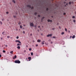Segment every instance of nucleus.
I'll return each mask as SVG.
<instances>
[{
    "label": "nucleus",
    "mask_w": 76,
    "mask_h": 76,
    "mask_svg": "<svg viewBox=\"0 0 76 76\" xmlns=\"http://www.w3.org/2000/svg\"><path fill=\"white\" fill-rule=\"evenodd\" d=\"M15 63L16 64H20V61L18 60H15Z\"/></svg>",
    "instance_id": "1"
},
{
    "label": "nucleus",
    "mask_w": 76,
    "mask_h": 76,
    "mask_svg": "<svg viewBox=\"0 0 76 76\" xmlns=\"http://www.w3.org/2000/svg\"><path fill=\"white\" fill-rule=\"evenodd\" d=\"M52 36V34H48L47 36V37H51Z\"/></svg>",
    "instance_id": "2"
},
{
    "label": "nucleus",
    "mask_w": 76,
    "mask_h": 76,
    "mask_svg": "<svg viewBox=\"0 0 76 76\" xmlns=\"http://www.w3.org/2000/svg\"><path fill=\"white\" fill-rule=\"evenodd\" d=\"M34 26V24L32 23H30V26L31 27H33Z\"/></svg>",
    "instance_id": "3"
},
{
    "label": "nucleus",
    "mask_w": 76,
    "mask_h": 76,
    "mask_svg": "<svg viewBox=\"0 0 76 76\" xmlns=\"http://www.w3.org/2000/svg\"><path fill=\"white\" fill-rule=\"evenodd\" d=\"M15 42H18L19 43H21V42H20V40H15Z\"/></svg>",
    "instance_id": "4"
},
{
    "label": "nucleus",
    "mask_w": 76,
    "mask_h": 76,
    "mask_svg": "<svg viewBox=\"0 0 76 76\" xmlns=\"http://www.w3.org/2000/svg\"><path fill=\"white\" fill-rule=\"evenodd\" d=\"M28 59H29L28 61H31V57H28Z\"/></svg>",
    "instance_id": "5"
},
{
    "label": "nucleus",
    "mask_w": 76,
    "mask_h": 76,
    "mask_svg": "<svg viewBox=\"0 0 76 76\" xmlns=\"http://www.w3.org/2000/svg\"><path fill=\"white\" fill-rule=\"evenodd\" d=\"M48 22H52V20H48Z\"/></svg>",
    "instance_id": "6"
},
{
    "label": "nucleus",
    "mask_w": 76,
    "mask_h": 76,
    "mask_svg": "<svg viewBox=\"0 0 76 76\" xmlns=\"http://www.w3.org/2000/svg\"><path fill=\"white\" fill-rule=\"evenodd\" d=\"M27 7H29V8H31V6L30 5H28L27 6Z\"/></svg>",
    "instance_id": "7"
},
{
    "label": "nucleus",
    "mask_w": 76,
    "mask_h": 76,
    "mask_svg": "<svg viewBox=\"0 0 76 76\" xmlns=\"http://www.w3.org/2000/svg\"><path fill=\"white\" fill-rule=\"evenodd\" d=\"M21 45V43H20V44L18 43V44H17V45L18 46H20V45Z\"/></svg>",
    "instance_id": "8"
},
{
    "label": "nucleus",
    "mask_w": 76,
    "mask_h": 76,
    "mask_svg": "<svg viewBox=\"0 0 76 76\" xmlns=\"http://www.w3.org/2000/svg\"><path fill=\"white\" fill-rule=\"evenodd\" d=\"M17 58V56H16V55H15V56H14V57H13V59H15V58Z\"/></svg>",
    "instance_id": "9"
},
{
    "label": "nucleus",
    "mask_w": 76,
    "mask_h": 76,
    "mask_svg": "<svg viewBox=\"0 0 76 76\" xmlns=\"http://www.w3.org/2000/svg\"><path fill=\"white\" fill-rule=\"evenodd\" d=\"M41 41V40H40V39H38V40H37V42H40Z\"/></svg>",
    "instance_id": "10"
},
{
    "label": "nucleus",
    "mask_w": 76,
    "mask_h": 76,
    "mask_svg": "<svg viewBox=\"0 0 76 76\" xmlns=\"http://www.w3.org/2000/svg\"><path fill=\"white\" fill-rule=\"evenodd\" d=\"M20 46H18L17 47V48L19 50L20 49Z\"/></svg>",
    "instance_id": "11"
},
{
    "label": "nucleus",
    "mask_w": 76,
    "mask_h": 76,
    "mask_svg": "<svg viewBox=\"0 0 76 76\" xmlns=\"http://www.w3.org/2000/svg\"><path fill=\"white\" fill-rule=\"evenodd\" d=\"M45 18V17H42V18L41 19V22H42V21Z\"/></svg>",
    "instance_id": "12"
},
{
    "label": "nucleus",
    "mask_w": 76,
    "mask_h": 76,
    "mask_svg": "<svg viewBox=\"0 0 76 76\" xmlns=\"http://www.w3.org/2000/svg\"><path fill=\"white\" fill-rule=\"evenodd\" d=\"M75 38V35H74L73 36V37H72V39H74Z\"/></svg>",
    "instance_id": "13"
},
{
    "label": "nucleus",
    "mask_w": 76,
    "mask_h": 76,
    "mask_svg": "<svg viewBox=\"0 0 76 76\" xmlns=\"http://www.w3.org/2000/svg\"><path fill=\"white\" fill-rule=\"evenodd\" d=\"M31 55L32 56L33 55H34V53L33 52H31Z\"/></svg>",
    "instance_id": "14"
},
{
    "label": "nucleus",
    "mask_w": 76,
    "mask_h": 76,
    "mask_svg": "<svg viewBox=\"0 0 76 76\" xmlns=\"http://www.w3.org/2000/svg\"><path fill=\"white\" fill-rule=\"evenodd\" d=\"M12 2H13V3H15L16 2L15 0H12Z\"/></svg>",
    "instance_id": "15"
},
{
    "label": "nucleus",
    "mask_w": 76,
    "mask_h": 76,
    "mask_svg": "<svg viewBox=\"0 0 76 76\" xmlns=\"http://www.w3.org/2000/svg\"><path fill=\"white\" fill-rule=\"evenodd\" d=\"M13 51H12L10 52V53H11L12 54H13Z\"/></svg>",
    "instance_id": "16"
},
{
    "label": "nucleus",
    "mask_w": 76,
    "mask_h": 76,
    "mask_svg": "<svg viewBox=\"0 0 76 76\" xmlns=\"http://www.w3.org/2000/svg\"><path fill=\"white\" fill-rule=\"evenodd\" d=\"M2 34L3 35H5V32H3L2 33Z\"/></svg>",
    "instance_id": "17"
},
{
    "label": "nucleus",
    "mask_w": 76,
    "mask_h": 76,
    "mask_svg": "<svg viewBox=\"0 0 76 76\" xmlns=\"http://www.w3.org/2000/svg\"><path fill=\"white\" fill-rule=\"evenodd\" d=\"M64 34V32H62V33H61V35H63V34Z\"/></svg>",
    "instance_id": "18"
},
{
    "label": "nucleus",
    "mask_w": 76,
    "mask_h": 76,
    "mask_svg": "<svg viewBox=\"0 0 76 76\" xmlns=\"http://www.w3.org/2000/svg\"><path fill=\"white\" fill-rule=\"evenodd\" d=\"M65 31H67V28H65Z\"/></svg>",
    "instance_id": "19"
},
{
    "label": "nucleus",
    "mask_w": 76,
    "mask_h": 76,
    "mask_svg": "<svg viewBox=\"0 0 76 76\" xmlns=\"http://www.w3.org/2000/svg\"><path fill=\"white\" fill-rule=\"evenodd\" d=\"M3 52L4 53H6V51L5 50H3Z\"/></svg>",
    "instance_id": "20"
},
{
    "label": "nucleus",
    "mask_w": 76,
    "mask_h": 76,
    "mask_svg": "<svg viewBox=\"0 0 76 76\" xmlns=\"http://www.w3.org/2000/svg\"><path fill=\"white\" fill-rule=\"evenodd\" d=\"M20 28H22V26L21 25H20Z\"/></svg>",
    "instance_id": "21"
},
{
    "label": "nucleus",
    "mask_w": 76,
    "mask_h": 76,
    "mask_svg": "<svg viewBox=\"0 0 76 76\" xmlns=\"http://www.w3.org/2000/svg\"><path fill=\"white\" fill-rule=\"evenodd\" d=\"M73 21L74 23L76 22V20H74Z\"/></svg>",
    "instance_id": "22"
},
{
    "label": "nucleus",
    "mask_w": 76,
    "mask_h": 76,
    "mask_svg": "<svg viewBox=\"0 0 76 76\" xmlns=\"http://www.w3.org/2000/svg\"><path fill=\"white\" fill-rule=\"evenodd\" d=\"M0 23L1 25H2V22L1 21L0 22Z\"/></svg>",
    "instance_id": "23"
},
{
    "label": "nucleus",
    "mask_w": 76,
    "mask_h": 76,
    "mask_svg": "<svg viewBox=\"0 0 76 76\" xmlns=\"http://www.w3.org/2000/svg\"><path fill=\"white\" fill-rule=\"evenodd\" d=\"M48 8H46V10L47 11H48Z\"/></svg>",
    "instance_id": "24"
},
{
    "label": "nucleus",
    "mask_w": 76,
    "mask_h": 76,
    "mask_svg": "<svg viewBox=\"0 0 76 76\" xmlns=\"http://www.w3.org/2000/svg\"><path fill=\"white\" fill-rule=\"evenodd\" d=\"M19 38V37L18 36H17L16 37V39H18Z\"/></svg>",
    "instance_id": "25"
},
{
    "label": "nucleus",
    "mask_w": 76,
    "mask_h": 76,
    "mask_svg": "<svg viewBox=\"0 0 76 76\" xmlns=\"http://www.w3.org/2000/svg\"><path fill=\"white\" fill-rule=\"evenodd\" d=\"M43 45L44 44V42H42L41 43Z\"/></svg>",
    "instance_id": "26"
},
{
    "label": "nucleus",
    "mask_w": 76,
    "mask_h": 76,
    "mask_svg": "<svg viewBox=\"0 0 76 76\" xmlns=\"http://www.w3.org/2000/svg\"><path fill=\"white\" fill-rule=\"evenodd\" d=\"M37 13L36 12H35V13H34V15H37Z\"/></svg>",
    "instance_id": "27"
},
{
    "label": "nucleus",
    "mask_w": 76,
    "mask_h": 76,
    "mask_svg": "<svg viewBox=\"0 0 76 76\" xmlns=\"http://www.w3.org/2000/svg\"><path fill=\"white\" fill-rule=\"evenodd\" d=\"M10 38V37L9 36H7V38L8 39L9 38Z\"/></svg>",
    "instance_id": "28"
},
{
    "label": "nucleus",
    "mask_w": 76,
    "mask_h": 76,
    "mask_svg": "<svg viewBox=\"0 0 76 76\" xmlns=\"http://www.w3.org/2000/svg\"><path fill=\"white\" fill-rule=\"evenodd\" d=\"M69 4H71V2H69Z\"/></svg>",
    "instance_id": "29"
},
{
    "label": "nucleus",
    "mask_w": 76,
    "mask_h": 76,
    "mask_svg": "<svg viewBox=\"0 0 76 76\" xmlns=\"http://www.w3.org/2000/svg\"><path fill=\"white\" fill-rule=\"evenodd\" d=\"M75 18V16H72V18H73V19H74Z\"/></svg>",
    "instance_id": "30"
},
{
    "label": "nucleus",
    "mask_w": 76,
    "mask_h": 76,
    "mask_svg": "<svg viewBox=\"0 0 76 76\" xmlns=\"http://www.w3.org/2000/svg\"><path fill=\"white\" fill-rule=\"evenodd\" d=\"M31 50H32V49L31 48H30L29 49V51H31Z\"/></svg>",
    "instance_id": "31"
},
{
    "label": "nucleus",
    "mask_w": 76,
    "mask_h": 76,
    "mask_svg": "<svg viewBox=\"0 0 76 76\" xmlns=\"http://www.w3.org/2000/svg\"><path fill=\"white\" fill-rule=\"evenodd\" d=\"M53 38H54V39H55V38H56V37H55V36H53Z\"/></svg>",
    "instance_id": "32"
},
{
    "label": "nucleus",
    "mask_w": 76,
    "mask_h": 76,
    "mask_svg": "<svg viewBox=\"0 0 76 76\" xmlns=\"http://www.w3.org/2000/svg\"><path fill=\"white\" fill-rule=\"evenodd\" d=\"M20 24H21V23L20 22H19V23H18V24L19 25H20Z\"/></svg>",
    "instance_id": "33"
},
{
    "label": "nucleus",
    "mask_w": 76,
    "mask_h": 76,
    "mask_svg": "<svg viewBox=\"0 0 76 76\" xmlns=\"http://www.w3.org/2000/svg\"><path fill=\"white\" fill-rule=\"evenodd\" d=\"M59 28L60 29H61V27L60 26H59Z\"/></svg>",
    "instance_id": "34"
},
{
    "label": "nucleus",
    "mask_w": 76,
    "mask_h": 76,
    "mask_svg": "<svg viewBox=\"0 0 76 76\" xmlns=\"http://www.w3.org/2000/svg\"><path fill=\"white\" fill-rule=\"evenodd\" d=\"M38 46V44H37L36 45V47H37Z\"/></svg>",
    "instance_id": "35"
},
{
    "label": "nucleus",
    "mask_w": 76,
    "mask_h": 76,
    "mask_svg": "<svg viewBox=\"0 0 76 76\" xmlns=\"http://www.w3.org/2000/svg\"><path fill=\"white\" fill-rule=\"evenodd\" d=\"M33 8H34V7H31V9H33Z\"/></svg>",
    "instance_id": "36"
},
{
    "label": "nucleus",
    "mask_w": 76,
    "mask_h": 76,
    "mask_svg": "<svg viewBox=\"0 0 76 76\" xmlns=\"http://www.w3.org/2000/svg\"><path fill=\"white\" fill-rule=\"evenodd\" d=\"M66 15V13H64V15Z\"/></svg>",
    "instance_id": "37"
},
{
    "label": "nucleus",
    "mask_w": 76,
    "mask_h": 76,
    "mask_svg": "<svg viewBox=\"0 0 76 76\" xmlns=\"http://www.w3.org/2000/svg\"><path fill=\"white\" fill-rule=\"evenodd\" d=\"M23 34H25V31H23Z\"/></svg>",
    "instance_id": "38"
},
{
    "label": "nucleus",
    "mask_w": 76,
    "mask_h": 76,
    "mask_svg": "<svg viewBox=\"0 0 76 76\" xmlns=\"http://www.w3.org/2000/svg\"><path fill=\"white\" fill-rule=\"evenodd\" d=\"M38 17H40V15H38Z\"/></svg>",
    "instance_id": "39"
},
{
    "label": "nucleus",
    "mask_w": 76,
    "mask_h": 76,
    "mask_svg": "<svg viewBox=\"0 0 76 76\" xmlns=\"http://www.w3.org/2000/svg\"><path fill=\"white\" fill-rule=\"evenodd\" d=\"M8 46V45H5V47H7Z\"/></svg>",
    "instance_id": "40"
},
{
    "label": "nucleus",
    "mask_w": 76,
    "mask_h": 76,
    "mask_svg": "<svg viewBox=\"0 0 76 76\" xmlns=\"http://www.w3.org/2000/svg\"><path fill=\"white\" fill-rule=\"evenodd\" d=\"M8 13H9V12H6V14H8Z\"/></svg>",
    "instance_id": "41"
},
{
    "label": "nucleus",
    "mask_w": 76,
    "mask_h": 76,
    "mask_svg": "<svg viewBox=\"0 0 76 76\" xmlns=\"http://www.w3.org/2000/svg\"><path fill=\"white\" fill-rule=\"evenodd\" d=\"M30 35V36H32V34H31Z\"/></svg>",
    "instance_id": "42"
},
{
    "label": "nucleus",
    "mask_w": 76,
    "mask_h": 76,
    "mask_svg": "<svg viewBox=\"0 0 76 76\" xmlns=\"http://www.w3.org/2000/svg\"><path fill=\"white\" fill-rule=\"evenodd\" d=\"M13 17H14V18H16V16L14 15Z\"/></svg>",
    "instance_id": "43"
},
{
    "label": "nucleus",
    "mask_w": 76,
    "mask_h": 76,
    "mask_svg": "<svg viewBox=\"0 0 76 76\" xmlns=\"http://www.w3.org/2000/svg\"><path fill=\"white\" fill-rule=\"evenodd\" d=\"M1 55L0 54V58H1Z\"/></svg>",
    "instance_id": "44"
},
{
    "label": "nucleus",
    "mask_w": 76,
    "mask_h": 76,
    "mask_svg": "<svg viewBox=\"0 0 76 76\" xmlns=\"http://www.w3.org/2000/svg\"><path fill=\"white\" fill-rule=\"evenodd\" d=\"M53 30H54L55 29V28H52Z\"/></svg>",
    "instance_id": "45"
},
{
    "label": "nucleus",
    "mask_w": 76,
    "mask_h": 76,
    "mask_svg": "<svg viewBox=\"0 0 76 76\" xmlns=\"http://www.w3.org/2000/svg\"><path fill=\"white\" fill-rule=\"evenodd\" d=\"M42 42H45V41L44 40L42 41Z\"/></svg>",
    "instance_id": "46"
},
{
    "label": "nucleus",
    "mask_w": 76,
    "mask_h": 76,
    "mask_svg": "<svg viewBox=\"0 0 76 76\" xmlns=\"http://www.w3.org/2000/svg\"><path fill=\"white\" fill-rule=\"evenodd\" d=\"M53 42H51V44H53Z\"/></svg>",
    "instance_id": "47"
},
{
    "label": "nucleus",
    "mask_w": 76,
    "mask_h": 76,
    "mask_svg": "<svg viewBox=\"0 0 76 76\" xmlns=\"http://www.w3.org/2000/svg\"><path fill=\"white\" fill-rule=\"evenodd\" d=\"M38 27L39 28H40V26H39Z\"/></svg>",
    "instance_id": "48"
},
{
    "label": "nucleus",
    "mask_w": 76,
    "mask_h": 76,
    "mask_svg": "<svg viewBox=\"0 0 76 76\" xmlns=\"http://www.w3.org/2000/svg\"><path fill=\"white\" fill-rule=\"evenodd\" d=\"M68 3H66V5H68Z\"/></svg>",
    "instance_id": "49"
},
{
    "label": "nucleus",
    "mask_w": 76,
    "mask_h": 76,
    "mask_svg": "<svg viewBox=\"0 0 76 76\" xmlns=\"http://www.w3.org/2000/svg\"><path fill=\"white\" fill-rule=\"evenodd\" d=\"M4 20V19H3L2 20V21H3Z\"/></svg>",
    "instance_id": "50"
},
{
    "label": "nucleus",
    "mask_w": 76,
    "mask_h": 76,
    "mask_svg": "<svg viewBox=\"0 0 76 76\" xmlns=\"http://www.w3.org/2000/svg\"><path fill=\"white\" fill-rule=\"evenodd\" d=\"M2 39H3L2 38H1V40H2Z\"/></svg>",
    "instance_id": "51"
},
{
    "label": "nucleus",
    "mask_w": 76,
    "mask_h": 76,
    "mask_svg": "<svg viewBox=\"0 0 76 76\" xmlns=\"http://www.w3.org/2000/svg\"><path fill=\"white\" fill-rule=\"evenodd\" d=\"M64 3H65V4L66 3V2H64Z\"/></svg>",
    "instance_id": "52"
},
{
    "label": "nucleus",
    "mask_w": 76,
    "mask_h": 76,
    "mask_svg": "<svg viewBox=\"0 0 76 76\" xmlns=\"http://www.w3.org/2000/svg\"><path fill=\"white\" fill-rule=\"evenodd\" d=\"M72 3H73V2H72Z\"/></svg>",
    "instance_id": "53"
},
{
    "label": "nucleus",
    "mask_w": 76,
    "mask_h": 76,
    "mask_svg": "<svg viewBox=\"0 0 76 76\" xmlns=\"http://www.w3.org/2000/svg\"><path fill=\"white\" fill-rule=\"evenodd\" d=\"M35 27H36V26H35Z\"/></svg>",
    "instance_id": "54"
},
{
    "label": "nucleus",
    "mask_w": 76,
    "mask_h": 76,
    "mask_svg": "<svg viewBox=\"0 0 76 76\" xmlns=\"http://www.w3.org/2000/svg\"><path fill=\"white\" fill-rule=\"evenodd\" d=\"M10 38L11 39H12V37H11Z\"/></svg>",
    "instance_id": "55"
},
{
    "label": "nucleus",
    "mask_w": 76,
    "mask_h": 76,
    "mask_svg": "<svg viewBox=\"0 0 76 76\" xmlns=\"http://www.w3.org/2000/svg\"><path fill=\"white\" fill-rule=\"evenodd\" d=\"M3 47V46L2 45V47Z\"/></svg>",
    "instance_id": "56"
},
{
    "label": "nucleus",
    "mask_w": 76,
    "mask_h": 76,
    "mask_svg": "<svg viewBox=\"0 0 76 76\" xmlns=\"http://www.w3.org/2000/svg\"><path fill=\"white\" fill-rule=\"evenodd\" d=\"M71 36H70V38H71Z\"/></svg>",
    "instance_id": "57"
},
{
    "label": "nucleus",
    "mask_w": 76,
    "mask_h": 76,
    "mask_svg": "<svg viewBox=\"0 0 76 76\" xmlns=\"http://www.w3.org/2000/svg\"><path fill=\"white\" fill-rule=\"evenodd\" d=\"M38 31H39V30H38Z\"/></svg>",
    "instance_id": "58"
},
{
    "label": "nucleus",
    "mask_w": 76,
    "mask_h": 76,
    "mask_svg": "<svg viewBox=\"0 0 76 76\" xmlns=\"http://www.w3.org/2000/svg\"><path fill=\"white\" fill-rule=\"evenodd\" d=\"M53 16H52V18H53Z\"/></svg>",
    "instance_id": "59"
},
{
    "label": "nucleus",
    "mask_w": 76,
    "mask_h": 76,
    "mask_svg": "<svg viewBox=\"0 0 76 76\" xmlns=\"http://www.w3.org/2000/svg\"><path fill=\"white\" fill-rule=\"evenodd\" d=\"M65 1H66V0H65Z\"/></svg>",
    "instance_id": "60"
}]
</instances>
